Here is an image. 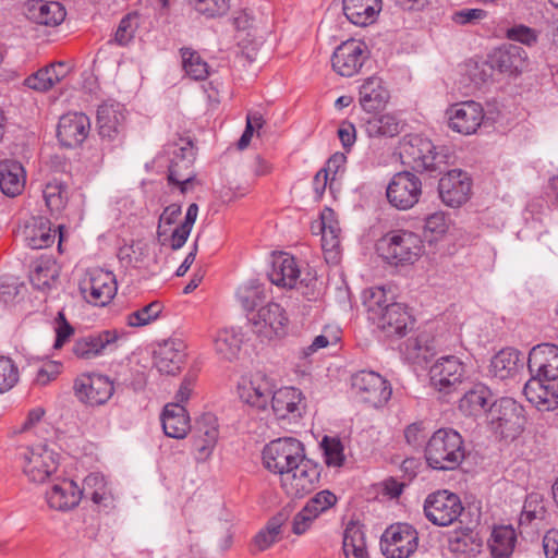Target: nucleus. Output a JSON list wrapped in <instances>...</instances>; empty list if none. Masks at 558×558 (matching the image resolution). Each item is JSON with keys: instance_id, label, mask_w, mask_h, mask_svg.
<instances>
[{"instance_id": "1", "label": "nucleus", "mask_w": 558, "mask_h": 558, "mask_svg": "<svg viewBox=\"0 0 558 558\" xmlns=\"http://www.w3.org/2000/svg\"><path fill=\"white\" fill-rule=\"evenodd\" d=\"M424 454L428 466L434 470H456L465 458L463 438L452 428H440L429 437Z\"/></svg>"}, {"instance_id": "2", "label": "nucleus", "mask_w": 558, "mask_h": 558, "mask_svg": "<svg viewBox=\"0 0 558 558\" xmlns=\"http://www.w3.org/2000/svg\"><path fill=\"white\" fill-rule=\"evenodd\" d=\"M378 255L388 264L404 266L414 264L424 252L421 236L408 230H393L376 244Z\"/></svg>"}, {"instance_id": "3", "label": "nucleus", "mask_w": 558, "mask_h": 558, "mask_svg": "<svg viewBox=\"0 0 558 558\" xmlns=\"http://www.w3.org/2000/svg\"><path fill=\"white\" fill-rule=\"evenodd\" d=\"M400 157L404 165L417 172H434L447 163L448 155L422 135L411 134L403 137Z\"/></svg>"}, {"instance_id": "4", "label": "nucleus", "mask_w": 558, "mask_h": 558, "mask_svg": "<svg viewBox=\"0 0 558 558\" xmlns=\"http://www.w3.org/2000/svg\"><path fill=\"white\" fill-rule=\"evenodd\" d=\"M170 165L168 169V181L178 185L182 194L191 191L195 183L193 163L195 160V147L191 140L179 138L168 146Z\"/></svg>"}, {"instance_id": "5", "label": "nucleus", "mask_w": 558, "mask_h": 558, "mask_svg": "<svg viewBox=\"0 0 558 558\" xmlns=\"http://www.w3.org/2000/svg\"><path fill=\"white\" fill-rule=\"evenodd\" d=\"M305 458L303 444L293 437L275 439L263 450L265 468L280 477Z\"/></svg>"}, {"instance_id": "6", "label": "nucleus", "mask_w": 558, "mask_h": 558, "mask_svg": "<svg viewBox=\"0 0 558 558\" xmlns=\"http://www.w3.org/2000/svg\"><path fill=\"white\" fill-rule=\"evenodd\" d=\"M489 423L504 438H514L523 430L525 418L523 408L512 398H501L494 401L488 410Z\"/></svg>"}, {"instance_id": "7", "label": "nucleus", "mask_w": 558, "mask_h": 558, "mask_svg": "<svg viewBox=\"0 0 558 558\" xmlns=\"http://www.w3.org/2000/svg\"><path fill=\"white\" fill-rule=\"evenodd\" d=\"M322 466L311 459H303L280 477L281 487L293 498H303L314 492L320 482Z\"/></svg>"}, {"instance_id": "8", "label": "nucleus", "mask_w": 558, "mask_h": 558, "mask_svg": "<svg viewBox=\"0 0 558 558\" xmlns=\"http://www.w3.org/2000/svg\"><path fill=\"white\" fill-rule=\"evenodd\" d=\"M418 546V533L408 523L388 526L380 537V549L387 558H409Z\"/></svg>"}, {"instance_id": "9", "label": "nucleus", "mask_w": 558, "mask_h": 558, "mask_svg": "<svg viewBox=\"0 0 558 558\" xmlns=\"http://www.w3.org/2000/svg\"><path fill=\"white\" fill-rule=\"evenodd\" d=\"M463 509L460 497L445 489L429 494L424 501L425 517L438 526H448L456 522Z\"/></svg>"}, {"instance_id": "10", "label": "nucleus", "mask_w": 558, "mask_h": 558, "mask_svg": "<svg viewBox=\"0 0 558 558\" xmlns=\"http://www.w3.org/2000/svg\"><path fill=\"white\" fill-rule=\"evenodd\" d=\"M274 389H276L275 379L263 372L243 376L238 384L240 400L258 411L267 410Z\"/></svg>"}, {"instance_id": "11", "label": "nucleus", "mask_w": 558, "mask_h": 558, "mask_svg": "<svg viewBox=\"0 0 558 558\" xmlns=\"http://www.w3.org/2000/svg\"><path fill=\"white\" fill-rule=\"evenodd\" d=\"M422 195V181L412 172L401 171L390 180L386 196L389 204L399 209L408 210L418 203Z\"/></svg>"}, {"instance_id": "12", "label": "nucleus", "mask_w": 558, "mask_h": 558, "mask_svg": "<svg viewBox=\"0 0 558 558\" xmlns=\"http://www.w3.org/2000/svg\"><path fill=\"white\" fill-rule=\"evenodd\" d=\"M352 389L360 399L374 408L385 405L392 393L388 380L373 371H361L352 376Z\"/></svg>"}, {"instance_id": "13", "label": "nucleus", "mask_w": 558, "mask_h": 558, "mask_svg": "<svg viewBox=\"0 0 558 558\" xmlns=\"http://www.w3.org/2000/svg\"><path fill=\"white\" fill-rule=\"evenodd\" d=\"M21 459L23 473L34 483H44L58 469L57 453L46 445L25 448Z\"/></svg>"}, {"instance_id": "14", "label": "nucleus", "mask_w": 558, "mask_h": 558, "mask_svg": "<svg viewBox=\"0 0 558 558\" xmlns=\"http://www.w3.org/2000/svg\"><path fill=\"white\" fill-rule=\"evenodd\" d=\"M253 331L259 337L271 339L284 333L288 316L284 308L275 302L260 306L256 312L247 314Z\"/></svg>"}, {"instance_id": "15", "label": "nucleus", "mask_w": 558, "mask_h": 558, "mask_svg": "<svg viewBox=\"0 0 558 558\" xmlns=\"http://www.w3.org/2000/svg\"><path fill=\"white\" fill-rule=\"evenodd\" d=\"M81 291L89 303L105 306L117 293L116 277L111 271L93 269L88 272V278L81 283Z\"/></svg>"}, {"instance_id": "16", "label": "nucleus", "mask_w": 558, "mask_h": 558, "mask_svg": "<svg viewBox=\"0 0 558 558\" xmlns=\"http://www.w3.org/2000/svg\"><path fill=\"white\" fill-rule=\"evenodd\" d=\"M219 437L218 420L213 413L201 415L195 423L192 447L196 461L204 462L213 453Z\"/></svg>"}, {"instance_id": "17", "label": "nucleus", "mask_w": 558, "mask_h": 558, "mask_svg": "<svg viewBox=\"0 0 558 558\" xmlns=\"http://www.w3.org/2000/svg\"><path fill=\"white\" fill-rule=\"evenodd\" d=\"M80 401L89 405H102L113 395L112 381L104 375H83L75 379L73 386Z\"/></svg>"}, {"instance_id": "18", "label": "nucleus", "mask_w": 558, "mask_h": 558, "mask_svg": "<svg viewBox=\"0 0 558 558\" xmlns=\"http://www.w3.org/2000/svg\"><path fill=\"white\" fill-rule=\"evenodd\" d=\"M367 59L366 46L355 39L343 41L335 50L331 63L333 70L341 76L351 77L359 73Z\"/></svg>"}, {"instance_id": "19", "label": "nucleus", "mask_w": 558, "mask_h": 558, "mask_svg": "<svg viewBox=\"0 0 558 558\" xmlns=\"http://www.w3.org/2000/svg\"><path fill=\"white\" fill-rule=\"evenodd\" d=\"M449 128L460 134L470 135L477 131L484 119V110L474 100L452 105L447 110Z\"/></svg>"}, {"instance_id": "20", "label": "nucleus", "mask_w": 558, "mask_h": 558, "mask_svg": "<svg viewBox=\"0 0 558 558\" xmlns=\"http://www.w3.org/2000/svg\"><path fill=\"white\" fill-rule=\"evenodd\" d=\"M471 178L460 169L448 171L438 183L439 196L449 207H459L464 204L471 195Z\"/></svg>"}, {"instance_id": "21", "label": "nucleus", "mask_w": 558, "mask_h": 558, "mask_svg": "<svg viewBox=\"0 0 558 558\" xmlns=\"http://www.w3.org/2000/svg\"><path fill=\"white\" fill-rule=\"evenodd\" d=\"M89 131L90 121L85 113L69 112L59 120L57 137L63 147L75 148L84 143Z\"/></svg>"}, {"instance_id": "22", "label": "nucleus", "mask_w": 558, "mask_h": 558, "mask_svg": "<svg viewBox=\"0 0 558 558\" xmlns=\"http://www.w3.org/2000/svg\"><path fill=\"white\" fill-rule=\"evenodd\" d=\"M430 380L435 388L440 391H450L461 384L465 376V366L454 355L439 357L429 371Z\"/></svg>"}, {"instance_id": "23", "label": "nucleus", "mask_w": 558, "mask_h": 558, "mask_svg": "<svg viewBox=\"0 0 558 558\" xmlns=\"http://www.w3.org/2000/svg\"><path fill=\"white\" fill-rule=\"evenodd\" d=\"M527 367L533 376L545 378L547 381L558 379V347L553 343H541L533 347L529 353Z\"/></svg>"}, {"instance_id": "24", "label": "nucleus", "mask_w": 558, "mask_h": 558, "mask_svg": "<svg viewBox=\"0 0 558 558\" xmlns=\"http://www.w3.org/2000/svg\"><path fill=\"white\" fill-rule=\"evenodd\" d=\"M374 323L385 337L402 338L413 328L414 319L404 304L392 302Z\"/></svg>"}, {"instance_id": "25", "label": "nucleus", "mask_w": 558, "mask_h": 558, "mask_svg": "<svg viewBox=\"0 0 558 558\" xmlns=\"http://www.w3.org/2000/svg\"><path fill=\"white\" fill-rule=\"evenodd\" d=\"M120 336L117 330H104L98 333L80 338L73 345V353L85 360L97 357L117 349Z\"/></svg>"}, {"instance_id": "26", "label": "nucleus", "mask_w": 558, "mask_h": 558, "mask_svg": "<svg viewBox=\"0 0 558 558\" xmlns=\"http://www.w3.org/2000/svg\"><path fill=\"white\" fill-rule=\"evenodd\" d=\"M184 343L180 340H168L158 347L154 355L157 369L167 375H175L185 361Z\"/></svg>"}, {"instance_id": "27", "label": "nucleus", "mask_w": 558, "mask_h": 558, "mask_svg": "<svg viewBox=\"0 0 558 558\" xmlns=\"http://www.w3.org/2000/svg\"><path fill=\"white\" fill-rule=\"evenodd\" d=\"M523 393L531 403L544 410L555 409L558 405V385L543 377L532 375L524 385Z\"/></svg>"}, {"instance_id": "28", "label": "nucleus", "mask_w": 558, "mask_h": 558, "mask_svg": "<svg viewBox=\"0 0 558 558\" xmlns=\"http://www.w3.org/2000/svg\"><path fill=\"white\" fill-rule=\"evenodd\" d=\"M24 14L29 21L36 24L57 26L64 21L66 12L59 2L28 0L24 5Z\"/></svg>"}, {"instance_id": "29", "label": "nucleus", "mask_w": 558, "mask_h": 558, "mask_svg": "<svg viewBox=\"0 0 558 558\" xmlns=\"http://www.w3.org/2000/svg\"><path fill=\"white\" fill-rule=\"evenodd\" d=\"M302 392L294 387L274 389L269 403L278 420L296 418L301 416Z\"/></svg>"}, {"instance_id": "30", "label": "nucleus", "mask_w": 558, "mask_h": 558, "mask_svg": "<svg viewBox=\"0 0 558 558\" xmlns=\"http://www.w3.org/2000/svg\"><path fill=\"white\" fill-rule=\"evenodd\" d=\"M124 111V107L119 102L107 101L98 107L97 123L101 137L113 140L123 130Z\"/></svg>"}, {"instance_id": "31", "label": "nucleus", "mask_w": 558, "mask_h": 558, "mask_svg": "<svg viewBox=\"0 0 558 558\" xmlns=\"http://www.w3.org/2000/svg\"><path fill=\"white\" fill-rule=\"evenodd\" d=\"M299 277L300 269L293 256L280 253L274 257L271 268L268 271L271 283L292 289L296 286Z\"/></svg>"}, {"instance_id": "32", "label": "nucleus", "mask_w": 558, "mask_h": 558, "mask_svg": "<svg viewBox=\"0 0 558 558\" xmlns=\"http://www.w3.org/2000/svg\"><path fill=\"white\" fill-rule=\"evenodd\" d=\"M161 424L168 437L183 439L191 429L190 416L180 403H168L161 414Z\"/></svg>"}, {"instance_id": "33", "label": "nucleus", "mask_w": 558, "mask_h": 558, "mask_svg": "<svg viewBox=\"0 0 558 558\" xmlns=\"http://www.w3.org/2000/svg\"><path fill=\"white\" fill-rule=\"evenodd\" d=\"M527 58L526 51L518 45H505L495 49L490 56L492 68L498 69L501 73H519Z\"/></svg>"}, {"instance_id": "34", "label": "nucleus", "mask_w": 558, "mask_h": 558, "mask_svg": "<svg viewBox=\"0 0 558 558\" xmlns=\"http://www.w3.org/2000/svg\"><path fill=\"white\" fill-rule=\"evenodd\" d=\"M82 498L80 487L72 480H63L54 484L46 494V499L50 508L66 511L76 507Z\"/></svg>"}, {"instance_id": "35", "label": "nucleus", "mask_w": 558, "mask_h": 558, "mask_svg": "<svg viewBox=\"0 0 558 558\" xmlns=\"http://www.w3.org/2000/svg\"><path fill=\"white\" fill-rule=\"evenodd\" d=\"M347 19L356 26H367L376 21L381 0H342Z\"/></svg>"}, {"instance_id": "36", "label": "nucleus", "mask_w": 558, "mask_h": 558, "mask_svg": "<svg viewBox=\"0 0 558 558\" xmlns=\"http://www.w3.org/2000/svg\"><path fill=\"white\" fill-rule=\"evenodd\" d=\"M483 548V539L472 530L454 531L448 538V549L457 558H475Z\"/></svg>"}, {"instance_id": "37", "label": "nucleus", "mask_w": 558, "mask_h": 558, "mask_svg": "<svg viewBox=\"0 0 558 558\" xmlns=\"http://www.w3.org/2000/svg\"><path fill=\"white\" fill-rule=\"evenodd\" d=\"M522 367L523 360L520 351L506 348L493 356L489 373L493 377L504 380L515 376Z\"/></svg>"}, {"instance_id": "38", "label": "nucleus", "mask_w": 558, "mask_h": 558, "mask_svg": "<svg viewBox=\"0 0 558 558\" xmlns=\"http://www.w3.org/2000/svg\"><path fill=\"white\" fill-rule=\"evenodd\" d=\"M389 98V92L380 77H368L360 87V105L367 112L385 107Z\"/></svg>"}, {"instance_id": "39", "label": "nucleus", "mask_w": 558, "mask_h": 558, "mask_svg": "<svg viewBox=\"0 0 558 558\" xmlns=\"http://www.w3.org/2000/svg\"><path fill=\"white\" fill-rule=\"evenodd\" d=\"M25 170L21 162L5 159L0 161V190L3 194L14 197L23 191Z\"/></svg>"}, {"instance_id": "40", "label": "nucleus", "mask_w": 558, "mask_h": 558, "mask_svg": "<svg viewBox=\"0 0 558 558\" xmlns=\"http://www.w3.org/2000/svg\"><path fill=\"white\" fill-rule=\"evenodd\" d=\"M517 543V533L511 525L495 526L487 541L492 558H510Z\"/></svg>"}, {"instance_id": "41", "label": "nucleus", "mask_w": 558, "mask_h": 558, "mask_svg": "<svg viewBox=\"0 0 558 558\" xmlns=\"http://www.w3.org/2000/svg\"><path fill=\"white\" fill-rule=\"evenodd\" d=\"M365 132L369 137H393L403 129V121L396 113L375 114L366 120Z\"/></svg>"}, {"instance_id": "42", "label": "nucleus", "mask_w": 558, "mask_h": 558, "mask_svg": "<svg viewBox=\"0 0 558 558\" xmlns=\"http://www.w3.org/2000/svg\"><path fill=\"white\" fill-rule=\"evenodd\" d=\"M243 336L235 328L220 329L214 338V347L216 353L226 361H234L241 350Z\"/></svg>"}, {"instance_id": "43", "label": "nucleus", "mask_w": 558, "mask_h": 558, "mask_svg": "<svg viewBox=\"0 0 558 558\" xmlns=\"http://www.w3.org/2000/svg\"><path fill=\"white\" fill-rule=\"evenodd\" d=\"M54 238L56 231L50 228V222L45 218H34L33 223L25 228L26 244L34 250L50 246Z\"/></svg>"}, {"instance_id": "44", "label": "nucleus", "mask_w": 558, "mask_h": 558, "mask_svg": "<svg viewBox=\"0 0 558 558\" xmlns=\"http://www.w3.org/2000/svg\"><path fill=\"white\" fill-rule=\"evenodd\" d=\"M322 247L330 258H336L340 246V228L333 219V211L326 208L320 216Z\"/></svg>"}, {"instance_id": "45", "label": "nucleus", "mask_w": 558, "mask_h": 558, "mask_svg": "<svg viewBox=\"0 0 558 558\" xmlns=\"http://www.w3.org/2000/svg\"><path fill=\"white\" fill-rule=\"evenodd\" d=\"M343 553L347 558H366V542L363 526L355 521L347 524L343 533Z\"/></svg>"}, {"instance_id": "46", "label": "nucleus", "mask_w": 558, "mask_h": 558, "mask_svg": "<svg viewBox=\"0 0 558 558\" xmlns=\"http://www.w3.org/2000/svg\"><path fill=\"white\" fill-rule=\"evenodd\" d=\"M490 390L483 386L477 385L473 389L464 393L460 400V409L469 415H478L483 412H488L492 401Z\"/></svg>"}, {"instance_id": "47", "label": "nucleus", "mask_w": 558, "mask_h": 558, "mask_svg": "<svg viewBox=\"0 0 558 558\" xmlns=\"http://www.w3.org/2000/svg\"><path fill=\"white\" fill-rule=\"evenodd\" d=\"M197 215L198 205L196 203L190 204L184 220L177 226L170 234L169 244L173 251L180 250L186 243L197 219Z\"/></svg>"}, {"instance_id": "48", "label": "nucleus", "mask_w": 558, "mask_h": 558, "mask_svg": "<svg viewBox=\"0 0 558 558\" xmlns=\"http://www.w3.org/2000/svg\"><path fill=\"white\" fill-rule=\"evenodd\" d=\"M363 303L367 310L368 317L377 320L386 312L389 304L386 290L383 287H372L363 292Z\"/></svg>"}, {"instance_id": "49", "label": "nucleus", "mask_w": 558, "mask_h": 558, "mask_svg": "<svg viewBox=\"0 0 558 558\" xmlns=\"http://www.w3.org/2000/svg\"><path fill=\"white\" fill-rule=\"evenodd\" d=\"M181 57L183 69L186 75L191 78L195 81H203L208 76V64L196 51H193L190 48H182Z\"/></svg>"}, {"instance_id": "50", "label": "nucleus", "mask_w": 558, "mask_h": 558, "mask_svg": "<svg viewBox=\"0 0 558 558\" xmlns=\"http://www.w3.org/2000/svg\"><path fill=\"white\" fill-rule=\"evenodd\" d=\"M163 308L162 303L154 301L126 316V324L131 327H143L156 320Z\"/></svg>"}, {"instance_id": "51", "label": "nucleus", "mask_w": 558, "mask_h": 558, "mask_svg": "<svg viewBox=\"0 0 558 558\" xmlns=\"http://www.w3.org/2000/svg\"><path fill=\"white\" fill-rule=\"evenodd\" d=\"M546 509L538 494H531L524 502L523 510L520 514V525H527L535 520H544Z\"/></svg>"}, {"instance_id": "52", "label": "nucleus", "mask_w": 558, "mask_h": 558, "mask_svg": "<svg viewBox=\"0 0 558 558\" xmlns=\"http://www.w3.org/2000/svg\"><path fill=\"white\" fill-rule=\"evenodd\" d=\"M44 198L51 213H59L68 199L66 186L61 182L48 183L44 190Z\"/></svg>"}, {"instance_id": "53", "label": "nucleus", "mask_w": 558, "mask_h": 558, "mask_svg": "<svg viewBox=\"0 0 558 558\" xmlns=\"http://www.w3.org/2000/svg\"><path fill=\"white\" fill-rule=\"evenodd\" d=\"M46 66L39 69L24 80V85L36 92H47L58 84V76H51Z\"/></svg>"}, {"instance_id": "54", "label": "nucleus", "mask_w": 558, "mask_h": 558, "mask_svg": "<svg viewBox=\"0 0 558 558\" xmlns=\"http://www.w3.org/2000/svg\"><path fill=\"white\" fill-rule=\"evenodd\" d=\"M17 381V366L10 357L0 356V393L11 390Z\"/></svg>"}, {"instance_id": "55", "label": "nucleus", "mask_w": 558, "mask_h": 558, "mask_svg": "<svg viewBox=\"0 0 558 558\" xmlns=\"http://www.w3.org/2000/svg\"><path fill=\"white\" fill-rule=\"evenodd\" d=\"M325 462L328 466H341L344 461L343 446L339 439L325 436L322 441Z\"/></svg>"}, {"instance_id": "56", "label": "nucleus", "mask_w": 558, "mask_h": 558, "mask_svg": "<svg viewBox=\"0 0 558 558\" xmlns=\"http://www.w3.org/2000/svg\"><path fill=\"white\" fill-rule=\"evenodd\" d=\"M449 219L445 213L437 211L429 215L425 219V234H430L429 241H434L442 236L449 229Z\"/></svg>"}, {"instance_id": "57", "label": "nucleus", "mask_w": 558, "mask_h": 558, "mask_svg": "<svg viewBox=\"0 0 558 558\" xmlns=\"http://www.w3.org/2000/svg\"><path fill=\"white\" fill-rule=\"evenodd\" d=\"M238 300L248 314L256 312L255 308L263 302L265 295L259 287H243L236 293Z\"/></svg>"}, {"instance_id": "58", "label": "nucleus", "mask_w": 558, "mask_h": 558, "mask_svg": "<svg viewBox=\"0 0 558 558\" xmlns=\"http://www.w3.org/2000/svg\"><path fill=\"white\" fill-rule=\"evenodd\" d=\"M137 14H128L119 23L114 34V41L119 46L128 45L134 37L137 28Z\"/></svg>"}, {"instance_id": "59", "label": "nucleus", "mask_w": 558, "mask_h": 558, "mask_svg": "<svg viewBox=\"0 0 558 558\" xmlns=\"http://www.w3.org/2000/svg\"><path fill=\"white\" fill-rule=\"evenodd\" d=\"M337 502V496L330 490H320L313 496L307 502L306 507L319 517L328 509L333 507Z\"/></svg>"}, {"instance_id": "60", "label": "nucleus", "mask_w": 558, "mask_h": 558, "mask_svg": "<svg viewBox=\"0 0 558 558\" xmlns=\"http://www.w3.org/2000/svg\"><path fill=\"white\" fill-rule=\"evenodd\" d=\"M195 10L204 15L214 17L229 10V0H191Z\"/></svg>"}, {"instance_id": "61", "label": "nucleus", "mask_w": 558, "mask_h": 558, "mask_svg": "<svg viewBox=\"0 0 558 558\" xmlns=\"http://www.w3.org/2000/svg\"><path fill=\"white\" fill-rule=\"evenodd\" d=\"M317 514L312 512L310 508L304 506L292 520V532L295 535H302L310 530L313 522L317 519Z\"/></svg>"}, {"instance_id": "62", "label": "nucleus", "mask_w": 558, "mask_h": 558, "mask_svg": "<svg viewBox=\"0 0 558 558\" xmlns=\"http://www.w3.org/2000/svg\"><path fill=\"white\" fill-rule=\"evenodd\" d=\"M181 214L182 207L180 204L173 203L163 208L158 220L157 234L159 238L167 234L165 227L174 225Z\"/></svg>"}, {"instance_id": "63", "label": "nucleus", "mask_w": 558, "mask_h": 558, "mask_svg": "<svg viewBox=\"0 0 558 558\" xmlns=\"http://www.w3.org/2000/svg\"><path fill=\"white\" fill-rule=\"evenodd\" d=\"M507 37L510 40L519 41L524 45L531 46L536 41L535 32L524 25H517L507 31Z\"/></svg>"}, {"instance_id": "64", "label": "nucleus", "mask_w": 558, "mask_h": 558, "mask_svg": "<svg viewBox=\"0 0 558 558\" xmlns=\"http://www.w3.org/2000/svg\"><path fill=\"white\" fill-rule=\"evenodd\" d=\"M546 558H558V530H549L543 538Z\"/></svg>"}]
</instances>
